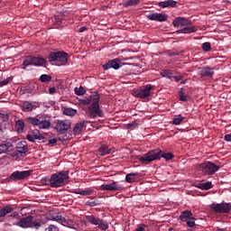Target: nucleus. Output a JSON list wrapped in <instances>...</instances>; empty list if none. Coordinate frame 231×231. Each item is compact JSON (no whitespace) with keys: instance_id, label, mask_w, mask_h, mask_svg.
Masks as SVG:
<instances>
[{"instance_id":"obj_1","label":"nucleus","mask_w":231,"mask_h":231,"mask_svg":"<svg viewBox=\"0 0 231 231\" xmlns=\"http://www.w3.org/2000/svg\"><path fill=\"white\" fill-rule=\"evenodd\" d=\"M161 158H164L166 162H169V160H172V158H174V153L171 152H162V150L158 148L152 150L146 154L141 156L139 158V162H141V163H151V162H154V160H160Z\"/></svg>"},{"instance_id":"obj_2","label":"nucleus","mask_w":231,"mask_h":231,"mask_svg":"<svg viewBox=\"0 0 231 231\" xmlns=\"http://www.w3.org/2000/svg\"><path fill=\"white\" fill-rule=\"evenodd\" d=\"M69 183V171H61L53 173L50 179V185L52 189H59Z\"/></svg>"},{"instance_id":"obj_3","label":"nucleus","mask_w":231,"mask_h":231,"mask_svg":"<svg viewBox=\"0 0 231 231\" xmlns=\"http://www.w3.org/2000/svg\"><path fill=\"white\" fill-rule=\"evenodd\" d=\"M26 123L32 127H39V129H50L51 122L44 116H29L26 117Z\"/></svg>"},{"instance_id":"obj_4","label":"nucleus","mask_w":231,"mask_h":231,"mask_svg":"<svg viewBox=\"0 0 231 231\" xmlns=\"http://www.w3.org/2000/svg\"><path fill=\"white\" fill-rule=\"evenodd\" d=\"M46 64V60L41 56L35 57L32 55L25 56L22 63V69H26L28 66H36L37 68Z\"/></svg>"},{"instance_id":"obj_5","label":"nucleus","mask_w":231,"mask_h":231,"mask_svg":"<svg viewBox=\"0 0 231 231\" xmlns=\"http://www.w3.org/2000/svg\"><path fill=\"white\" fill-rule=\"evenodd\" d=\"M49 62H57L58 66H66L68 64V53L64 51H52L47 57Z\"/></svg>"},{"instance_id":"obj_6","label":"nucleus","mask_w":231,"mask_h":231,"mask_svg":"<svg viewBox=\"0 0 231 231\" xmlns=\"http://www.w3.org/2000/svg\"><path fill=\"white\" fill-rule=\"evenodd\" d=\"M87 116L88 118H104V111L100 109V105L97 103H92L87 111Z\"/></svg>"},{"instance_id":"obj_7","label":"nucleus","mask_w":231,"mask_h":231,"mask_svg":"<svg viewBox=\"0 0 231 231\" xmlns=\"http://www.w3.org/2000/svg\"><path fill=\"white\" fill-rule=\"evenodd\" d=\"M86 219L87 221H88V223H90V225L97 226V228H99V230H107V228H109V224L107 223V221L96 217L93 215L87 216Z\"/></svg>"},{"instance_id":"obj_8","label":"nucleus","mask_w":231,"mask_h":231,"mask_svg":"<svg viewBox=\"0 0 231 231\" xmlns=\"http://www.w3.org/2000/svg\"><path fill=\"white\" fill-rule=\"evenodd\" d=\"M209 208L217 214H228L231 210V204L226 202L212 203Z\"/></svg>"},{"instance_id":"obj_9","label":"nucleus","mask_w":231,"mask_h":231,"mask_svg":"<svg viewBox=\"0 0 231 231\" xmlns=\"http://www.w3.org/2000/svg\"><path fill=\"white\" fill-rule=\"evenodd\" d=\"M152 85H145L143 88L134 89L133 96L136 98H149L151 97V91H152Z\"/></svg>"},{"instance_id":"obj_10","label":"nucleus","mask_w":231,"mask_h":231,"mask_svg":"<svg viewBox=\"0 0 231 231\" xmlns=\"http://www.w3.org/2000/svg\"><path fill=\"white\" fill-rule=\"evenodd\" d=\"M70 128H71V121L68 119L58 120L54 127L58 134H66V133H68V130H69Z\"/></svg>"},{"instance_id":"obj_11","label":"nucleus","mask_w":231,"mask_h":231,"mask_svg":"<svg viewBox=\"0 0 231 231\" xmlns=\"http://www.w3.org/2000/svg\"><path fill=\"white\" fill-rule=\"evenodd\" d=\"M199 167L204 172H206V174H208L209 176L216 174L217 171H219V166L212 162L201 163Z\"/></svg>"},{"instance_id":"obj_12","label":"nucleus","mask_w":231,"mask_h":231,"mask_svg":"<svg viewBox=\"0 0 231 231\" xmlns=\"http://www.w3.org/2000/svg\"><path fill=\"white\" fill-rule=\"evenodd\" d=\"M32 176V171H14L8 178L9 181H21L26 180V178Z\"/></svg>"},{"instance_id":"obj_13","label":"nucleus","mask_w":231,"mask_h":231,"mask_svg":"<svg viewBox=\"0 0 231 231\" xmlns=\"http://www.w3.org/2000/svg\"><path fill=\"white\" fill-rule=\"evenodd\" d=\"M14 226H20V228H32L33 227V216L30 215L22 217L19 221L13 224Z\"/></svg>"},{"instance_id":"obj_14","label":"nucleus","mask_w":231,"mask_h":231,"mask_svg":"<svg viewBox=\"0 0 231 231\" xmlns=\"http://www.w3.org/2000/svg\"><path fill=\"white\" fill-rule=\"evenodd\" d=\"M26 139L28 142H32V143H35V140H39L40 143H44L46 141H44V137L42 134H41V131L39 129H34L32 131V134H28L26 135Z\"/></svg>"},{"instance_id":"obj_15","label":"nucleus","mask_w":231,"mask_h":231,"mask_svg":"<svg viewBox=\"0 0 231 231\" xmlns=\"http://www.w3.org/2000/svg\"><path fill=\"white\" fill-rule=\"evenodd\" d=\"M101 190H109L110 192H114L116 190H125V187L124 185L119 184L116 181H113L109 184H103L100 186Z\"/></svg>"},{"instance_id":"obj_16","label":"nucleus","mask_w":231,"mask_h":231,"mask_svg":"<svg viewBox=\"0 0 231 231\" xmlns=\"http://www.w3.org/2000/svg\"><path fill=\"white\" fill-rule=\"evenodd\" d=\"M111 68L113 69H120V68H122V61L120 59L116 58L114 60H110L108 62L103 65V69L105 70L111 69Z\"/></svg>"},{"instance_id":"obj_17","label":"nucleus","mask_w":231,"mask_h":231,"mask_svg":"<svg viewBox=\"0 0 231 231\" xmlns=\"http://www.w3.org/2000/svg\"><path fill=\"white\" fill-rule=\"evenodd\" d=\"M214 76V69L209 66L199 68V77L207 79Z\"/></svg>"},{"instance_id":"obj_18","label":"nucleus","mask_w":231,"mask_h":231,"mask_svg":"<svg viewBox=\"0 0 231 231\" xmlns=\"http://www.w3.org/2000/svg\"><path fill=\"white\" fill-rule=\"evenodd\" d=\"M172 24L175 28H180V26H192V22L187 18L177 17L173 20Z\"/></svg>"},{"instance_id":"obj_19","label":"nucleus","mask_w":231,"mask_h":231,"mask_svg":"<svg viewBox=\"0 0 231 231\" xmlns=\"http://www.w3.org/2000/svg\"><path fill=\"white\" fill-rule=\"evenodd\" d=\"M60 225L67 226L68 228H72L74 230H77V228H79V224H77V222L73 221L72 219L65 218L62 217L61 220H60Z\"/></svg>"},{"instance_id":"obj_20","label":"nucleus","mask_w":231,"mask_h":231,"mask_svg":"<svg viewBox=\"0 0 231 231\" xmlns=\"http://www.w3.org/2000/svg\"><path fill=\"white\" fill-rule=\"evenodd\" d=\"M147 19H150V21H158L159 23H165V21H167V15L163 14L152 13L147 15Z\"/></svg>"},{"instance_id":"obj_21","label":"nucleus","mask_w":231,"mask_h":231,"mask_svg":"<svg viewBox=\"0 0 231 231\" xmlns=\"http://www.w3.org/2000/svg\"><path fill=\"white\" fill-rule=\"evenodd\" d=\"M12 147L14 144L11 142L4 141L0 144V154H5L6 152H12Z\"/></svg>"},{"instance_id":"obj_22","label":"nucleus","mask_w":231,"mask_h":231,"mask_svg":"<svg viewBox=\"0 0 231 231\" xmlns=\"http://www.w3.org/2000/svg\"><path fill=\"white\" fill-rule=\"evenodd\" d=\"M16 149L19 154H26L28 152V143L26 141H21L16 144Z\"/></svg>"},{"instance_id":"obj_23","label":"nucleus","mask_w":231,"mask_h":231,"mask_svg":"<svg viewBox=\"0 0 231 231\" xmlns=\"http://www.w3.org/2000/svg\"><path fill=\"white\" fill-rule=\"evenodd\" d=\"M178 2L174 0H165L162 2H159L158 4V6H160V8H169V6H171V8H176Z\"/></svg>"},{"instance_id":"obj_24","label":"nucleus","mask_w":231,"mask_h":231,"mask_svg":"<svg viewBox=\"0 0 231 231\" xmlns=\"http://www.w3.org/2000/svg\"><path fill=\"white\" fill-rule=\"evenodd\" d=\"M190 217H193V214L192 211L190 210H184L180 213L179 219L181 221V223H185L186 221H188L189 219H190Z\"/></svg>"},{"instance_id":"obj_25","label":"nucleus","mask_w":231,"mask_h":231,"mask_svg":"<svg viewBox=\"0 0 231 231\" xmlns=\"http://www.w3.org/2000/svg\"><path fill=\"white\" fill-rule=\"evenodd\" d=\"M196 32H198V29H196V26L194 25H188L185 26L182 29H180L177 31V33H196Z\"/></svg>"},{"instance_id":"obj_26","label":"nucleus","mask_w":231,"mask_h":231,"mask_svg":"<svg viewBox=\"0 0 231 231\" xmlns=\"http://www.w3.org/2000/svg\"><path fill=\"white\" fill-rule=\"evenodd\" d=\"M22 111L23 113H30V111H33V104H32L30 101H24L21 106H20Z\"/></svg>"},{"instance_id":"obj_27","label":"nucleus","mask_w":231,"mask_h":231,"mask_svg":"<svg viewBox=\"0 0 231 231\" xmlns=\"http://www.w3.org/2000/svg\"><path fill=\"white\" fill-rule=\"evenodd\" d=\"M100 156H107V154H111V148L107 146V144H102L98 149Z\"/></svg>"},{"instance_id":"obj_28","label":"nucleus","mask_w":231,"mask_h":231,"mask_svg":"<svg viewBox=\"0 0 231 231\" xmlns=\"http://www.w3.org/2000/svg\"><path fill=\"white\" fill-rule=\"evenodd\" d=\"M11 212H14V208H12L10 205H6L0 209V217H5V216L10 214Z\"/></svg>"},{"instance_id":"obj_29","label":"nucleus","mask_w":231,"mask_h":231,"mask_svg":"<svg viewBox=\"0 0 231 231\" xmlns=\"http://www.w3.org/2000/svg\"><path fill=\"white\" fill-rule=\"evenodd\" d=\"M136 176H140V173L135 172V173H128L125 175V181L126 183H134L136 181Z\"/></svg>"},{"instance_id":"obj_30","label":"nucleus","mask_w":231,"mask_h":231,"mask_svg":"<svg viewBox=\"0 0 231 231\" xmlns=\"http://www.w3.org/2000/svg\"><path fill=\"white\" fill-rule=\"evenodd\" d=\"M82 129H84V122L77 123L73 128V134H75V136L80 134Z\"/></svg>"},{"instance_id":"obj_31","label":"nucleus","mask_w":231,"mask_h":231,"mask_svg":"<svg viewBox=\"0 0 231 231\" xmlns=\"http://www.w3.org/2000/svg\"><path fill=\"white\" fill-rule=\"evenodd\" d=\"M15 129H16L17 133H23L24 121H23V119H19L15 122Z\"/></svg>"},{"instance_id":"obj_32","label":"nucleus","mask_w":231,"mask_h":231,"mask_svg":"<svg viewBox=\"0 0 231 231\" xmlns=\"http://www.w3.org/2000/svg\"><path fill=\"white\" fill-rule=\"evenodd\" d=\"M178 98L181 102H189V100H190V97L189 95H186L185 92H183V90H180L178 92Z\"/></svg>"},{"instance_id":"obj_33","label":"nucleus","mask_w":231,"mask_h":231,"mask_svg":"<svg viewBox=\"0 0 231 231\" xmlns=\"http://www.w3.org/2000/svg\"><path fill=\"white\" fill-rule=\"evenodd\" d=\"M92 104H98L100 102V94L94 92L89 96Z\"/></svg>"},{"instance_id":"obj_34","label":"nucleus","mask_w":231,"mask_h":231,"mask_svg":"<svg viewBox=\"0 0 231 231\" xmlns=\"http://www.w3.org/2000/svg\"><path fill=\"white\" fill-rule=\"evenodd\" d=\"M93 193V189H74L73 194H79L80 196H90Z\"/></svg>"},{"instance_id":"obj_35","label":"nucleus","mask_w":231,"mask_h":231,"mask_svg":"<svg viewBox=\"0 0 231 231\" xmlns=\"http://www.w3.org/2000/svg\"><path fill=\"white\" fill-rule=\"evenodd\" d=\"M184 118H185V116H183L181 115L174 116L172 118V125H180L181 124V122H183Z\"/></svg>"},{"instance_id":"obj_36","label":"nucleus","mask_w":231,"mask_h":231,"mask_svg":"<svg viewBox=\"0 0 231 231\" xmlns=\"http://www.w3.org/2000/svg\"><path fill=\"white\" fill-rule=\"evenodd\" d=\"M198 189H200V190H210L212 189V182L200 183L198 185Z\"/></svg>"},{"instance_id":"obj_37","label":"nucleus","mask_w":231,"mask_h":231,"mask_svg":"<svg viewBox=\"0 0 231 231\" xmlns=\"http://www.w3.org/2000/svg\"><path fill=\"white\" fill-rule=\"evenodd\" d=\"M62 215H57V216H53L51 213H49L47 215V219L48 221H57V223H60Z\"/></svg>"},{"instance_id":"obj_38","label":"nucleus","mask_w":231,"mask_h":231,"mask_svg":"<svg viewBox=\"0 0 231 231\" xmlns=\"http://www.w3.org/2000/svg\"><path fill=\"white\" fill-rule=\"evenodd\" d=\"M63 115H66L67 116H75L77 115V111L73 108H63Z\"/></svg>"},{"instance_id":"obj_39","label":"nucleus","mask_w":231,"mask_h":231,"mask_svg":"<svg viewBox=\"0 0 231 231\" xmlns=\"http://www.w3.org/2000/svg\"><path fill=\"white\" fill-rule=\"evenodd\" d=\"M20 91L21 93H23V95L33 93V88L32 86L22 87L20 88Z\"/></svg>"},{"instance_id":"obj_40","label":"nucleus","mask_w":231,"mask_h":231,"mask_svg":"<svg viewBox=\"0 0 231 231\" xmlns=\"http://www.w3.org/2000/svg\"><path fill=\"white\" fill-rule=\"evenodd\" d=\"M74 93L78 97H82V95H86V88L84 87L80 86L79 88H74Z\"/></svg>"},{"instance_id":"obj_41","label":"nucleus","mask_w":231,"mask_h":231,"mask_svg":"<svg viewBox=\"0 0 231 231\" xmlns=\"http://www.w3.org/2000/svg\"><path fill=\"white\" fill-rule=\"evenodd\" d=\"M187 226H189V228H194V226H196V217H192L189 219L185 221Z\"/></svg>"},{"instance_id":"obj_42","label":"nucleus","mask_w":231,"mask_h":231,"mask_svg":"<svg viewBox=\"0 0 231 231\" xmlns=\"http://www.w3.org/2000/svg\"><path fill=\"white\" fill-rule=\"evenodd\" d=\"M161 75L164 79H172V72H171V70H169V69L162 70Z\"/></svg>"},{"instance_id":"obj_43","label":"nucleus","mask_w":231,"mask_h":231,"mask_svg":"<svg viewBox=\"0 0 231 231\" xmlns=\"http://www.w3.org/2000/svg\"><path fill=\"white\" fill-rule=\"evenodd\" d=\"M140 3V0H128L124 4V6L127 8L128 6H134L135 5H138Z\"/></svg>"},{"instance_id":"obj_44","label":"nucleus","mask_w":231,"mask_h":231,"mask_svg":"<svg viewBox=\"0 0 231 231\" xmlns=\"http://www.w3.org/2000/svg\"><path fill=\"white\" fill-rule=\"evenodd\" d=\"M201 48L203 51H210V50H212V45L210 44V42H206L202 43Z\"/></svg>"},{"instance_id":"obj_45","label":"nucleus","mask_w":231,"mask_h":231,"mask_svg":"<svg viewBox=\"0 0 231 231\" xmlns=\"http://www.w3.org/2000/svg\"><path fill=\"white\" fill-rule=\"evenodd\" d=\"M14 80V77L6 78L5 79L0 81V88H3L4 86H7L10 82Z\"/></svg>"},{"instance_id":"obj_46","label":"nucleus","mask_w":231,"mask_h":231,"mask_svg":"<svg viewBox=\"0 0 231 231\" xmlns=\"http://www.w3.org/2000/svg\"><path fill=\"white\" fill-rule=\"evenodd\" d=\"M41 82H51V76L43 74L40 77Z\"/></svg>"},{"instance_id":"obj_47","label":"nucleus","mask_w":231,"mask_h":231,"mask_svg":"<svg viewBox=\"0 0 231 231\" xmlns=\"http://www.w3.org/2000/svg\"><path fill=\"white\" fill-rule=\"evenodd\" d=\"M86 205L88 207H98V205H100V201L98 200H95V201H87Z\"/></svg>"},{"instance_id":"obj_48","label":"nucleus","mask_w":231,"mask_h":231,"mask_svg":"<svg viewBox=\"0 0 231 231\" xmlns=\"http://www.w3.org/2000/svg\"><path fill=\"white\" fill-rule=\"evenodd\" d=\"M81 104H83V106H89V104L92 105L93 103L90 97H87L85 99H81Z\"/></svg>"},{"instance_id":"obj_49","label":"nucleus","mask_w":231,"mask_h":231,"mask_svg":"<svg viewBox=\"0 0 231 231\" xmlns=\"http://www.w3.org/2000/svg\"><path fill=\"white\" fill-rule=\"evenodd\" d=\"M138 122L134 121L127 125V129H134V127H137Z\"/></svg>"},{"instance_id":"obj_50","label":"nucleus","mask_w":231,"mask_h":231,"mask_svg":"<svg viewBox=\"0 0 231 231\" xmlns=\"http://www.w3.org/2000/svg\"><path fill=\"white\" fill-rule=\"evenodd\" d=\"M46 231H59V227H57V226L51 225L46 228Z\"/></svg>"},{"instance_id":"obj_51","label":"nucleus","mask_w":231,"mask_h":231,"mask_svg":"<svg viewBox=\"0 0 231 231\" xmlns=\"http://www.w3.org/2000/svg\"><path fill=\"white\" fill-rule=\"evenodd\" d=\"M1 118H3V122H8V119L10 118V116L8 114H0Z\"/></svg>"},{"instance_id":"obj_52","label":"nucleus","mask_w":231,"mask_h":231,"mask_svg":"<svg viewBox=\"0 0 231 231\" xmlns=\"http://www.w3.org/2000/svg\"><path fill=\"white\" fill-rule=\"evenodd\" d=\"M171 79H174L176 80V82H180V80H182L183 75L172 76Z\"/></svg>"},{"instance_id":"obj_53","label":"nucleus","mask_w":231,"mask_h":231,"mask_svg":"<svg viewBox=\"0 0 231 231\" xmlns=\"http://www.w3.org/2000/svg\"><path fill=\"white\" fill-rule=\"evenodd\" d=\"M41 183H42V185H48V178H47V177L42 178Z\"/></svg>"},{"instance_id":"obj_54","label":"nucleus","mask_w":231,"mask_h":231,"mask_svg":"<svg viewBox=\"0 0 231 231\" xmlns=\"http://www.w3.org/2000/svg\"><path fill=\"white\" fill-rule=\"evenodd\" d=\"M55 91H57V88H55V87L49 88V94L50 95H53L55 93Z\"/></svg>"},{"instance_id":"obj_55","label":"nucleus","mask_w":231,"mask_h":231,"mask_svg":"<svg viewBox=\"0 0 231 231\" xmlns=\"http://www.w3.org/2000/svg\"><path fill=\"white\" fill-rule=\"evenodd\" d=\"M55 23L58 25H60L62 23V19H60V17L55 16Z\"/></svg>"},{"instance_id":"obj_56","label":"nucleus","mask_w":231,"mask_h":231,"mask_svg":"<svg viewBox=\"0 0 231 231\" xmlns=\"http://www.w3.org/2000/svg\"><path fill=\"white\" fill-rule=\"evenodd\" d=\"M224 140L226 142H231V134H226Z\"/></svg>"},{"instance_id":"obj_57","label":"nucleus","mask_w":231,"mask_h":231,"mask_svg":"<svg viewBox=\"0 0 231 231\" xmlns=\"http://www.w3.org/2000/svg\"><path fill=\"white\" fill-rule=\"evenodd\" d=\"M143 230H145V225L142 224L140 225V226L136 228L135 231H143Z\"/></svg>"},{"instance_id":"obj_58","label":"nucleus","mask_w":231,"mask_h":231,"mask_svg":"<svg viewBox=\"0 0 231 231\" xmlns=\"http://www.w3.org/2000/svg\"><path fill=\"white\" fill-rule=\"evenodd\" d=\"M57 142V138H52V139H50L49 140V143L51 144V145H53V143H55Z\"/></svg>"},{"instance_id":"obj_59","label":"nucleus","mask_w":231,"mask_h":231,"mask_svg":"<svg viewBox=\"0 0 231 231\" xmlns=\"http://www.w3.org/2000/svg\"><path fill=\"white\" fill-rule=\"evenodd\" d=\"M86 30H88V27H80L79 29V33H84V32H86Z\"/></svg>"},{"instance_id":"obj_60","label":"nucleus","mask_w":231,"mask_h":231,"mask_svg":"<svg viewBox=\"0 0 231 231\" xmlns=\"http://www.w3.org/2000/svg\"><path fill=\"white\" fill-rule=\"evenodd\" d=\"M12 157L13 158H19V154L14 152L12 153Z\"/></svg>"},{"instance_id":"obj_61","label":"nucleus","mask_w":231,"mask_h":231,"mask_svg":"<svg viewBox=\"0 0 231 231\" xmlns=\"http://www.w3.org/2000/svg\"><path fill=\"white\" fill-rule=\"evenodd\" d=\"M176 55H178V53H176V52H170L169 53V57H176Z\"/></svg>"},{"instance_id":"obj_62","label":"nucleus","mask_w":231,"mask_h":231,"mask_svg":"<svg viewBox=\"0 0 231 231\" xmlns=\"http://www.w3.org/2000/svg\"><path fill=\"white\" fill-rule=\"evenodd\" d=\"M33 226H34V228H40L41 224L40 223H34Z\"/></svg>"},{"instance_id":"obj_63","label":"nucleus","mask_w":231,"mask_h":231,"mask_svg":"<svg viewBox=\"0 0 231 231\" xmlns=\"http://www.w3.org/2000/svg\"><path fill=\"white\" fill-rule=\"evenodd\" d=\"M11 217H15V213L14 215H11Z\"/></svg>"},{"instance_id":"obj_64","label":"nucleus","mask_w":231,"mask_h":231,"mask_svg":"<svg viewBox=\"0 0 231 231\" xmlns=\"http://www.w3.org/2000/svg\"><path fill=\"white\" fill-rule=\"evenodd\" d=\"M219 231H225V229H218Z\"/></svg>"}]
</instances>
